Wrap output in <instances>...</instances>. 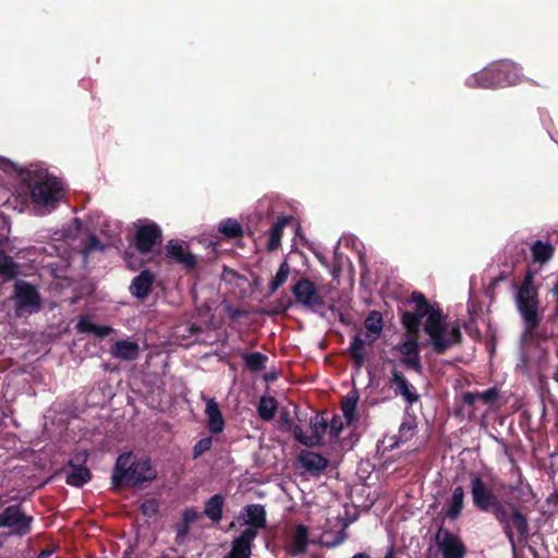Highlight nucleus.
<instances>
[{
	"mask_svg": "<svg viewBox=\"0 0 558 558\" xmlns=\"http://www.w3.org/2000/svg\"><path fill=\"white\" fill-rule=\"evenodd\" d=\"M95 325L88 318L82 317L76 324V329L81 333H94Z\"/></svg>",
	"mask_w": 558,
	"mask_h": 558,
	"instance_id": "obj_44",
	"label": "nucleus"
},
{
	"mask_svg": "<svg viewBox=\"0 0 558 558\" xmlns=\"http://www.w3.org/2000/svg\"><path fill=\"white\" fill-rule=\"evenodd\" d=\"M365 328L369 333L380 336L384 328L383 315L378 311H371L364 322Z\"/></svg>",
	"mask_w": 558,
	"mask_h": 558,
	"instance_id": "obj_35",
	"label": "nucleus"
},
{
	"mask_svg": "<svg viewBox=\"0 0 558 558\" xmlns=\"http://www.w3.org/2000/svg\"><path fill=\"white\" fill-rule=\"evenodd\" d=\"M359 395L355 390L350 391L341 401V410L348 425L353 424L357 420L356 405Z\"/></svg>",
	"mask_w": 558,
	"mask_h": 558,
	"instance_id": "obj_29",
	"label": "nucleus"
},
{
	"mask_svg": "<svg viewBox=\"0 0 558 558\" xmlns=\"http://www.w3.org/2000/svg\"><path fill=\"white\" fill-rule=\"evenodd\" d=\"M506 535L511 549L515 553L518 545L527 543L531 533L526 514L512 502H505L493 514Z\"/></svg>",
	"mask_w": 558,
	"mask_h": 558,
	"instance_id": "obj_5",
	"label": "nucleus"
},
{
	"mask_svg": "<svg viewBox=\"0 0 558 558\" xmlns=\"http://www.w3.org/2000/svg\"><path fill=\"white\" fill-rule=\"evenodd\" d=\"M293 305V301L291 298L283 296L279 300H277L274 304V314H281L284 313L288 308H290Z\"/></svg>",
	"mask_w": 558,
	"mask_h": 558,
	"instance_id": "obj_43",
	"label": "nucleus"
},
{
	"mask_svg": "<svg viewBox=\"0 0 558 558\" xmlns=\"http://www.w3.org/2000/svg\"><path fill=\"white\" fill-rule=\"evenodd\" d=\"M179 331H181V336L183 338H190L203 332V328L196 324H185L179 327Z\"/></svg>",
	"mask_w": 558,
	"mask_h": 558,
	"instance_id": "obj_42",
	"label": "nucleus"
},
{
	"mask_svg": "<svg viewBox=\"0 0 558 558\" xmlns=\"http://www.w3.org/2000/svg\"><path fill=\"white\" fill-rule=\"evenodd\" d=\"M162 242V231L156 222H149L137 228L134 244L141 254H148L155 245Z\"/></svg>",
	"mask_w": 558,
	"mask_h": 558,
	"instance_id": "obj_13",
	"label": "nucleus"
},
{
	"mask_svg": "<svg viewBox=\"0 0 558 558\" xmlns=\"http://www.w3.org/2000/svg\"><path fill=\"white\" fill-rule=\"evenodd\" d=\"M512 68L508 63H495L466 80L470 88H496L513 83Z\"/></svg>",
	"mask_w": 558,
	"mask_h": 558,
	"instance_id": "obj_6",
	"label": "nucleus"
},
{
	"mask_svg": "<svg viewBox=\"0 0 558 558\" xmlns=\"http://www.w3.org/2000/svg\"><path fill=\"white\" fill-rule=\"evenodd\" d=\"M85 250L90 253L94 251H102L104 245L101 244L99 238L95 234H90L87 239Z\"/></svg>",
	"mask_w": 558,
	"mask_h": 558,
	"instance_id": "obj_45",
	"label": "nucleus"
},
{
	"mask_svg": "<svg viewBox=\"0 0 558 558\" xmlns=\"http://www.w3.org/2000/svg\"><path fill=\"white\" fill-rule=\"evenodd\" d=\"M308 546V529L304 524H298L289 546L291 555L296 556L306 551Z\"/></svg>",
	"mask_w": 558,
	"mask_h": 558,
	"instance_id": "obj_28",
	"label": "nucleus"
},
{
	"mask_svg": "<svg viewBox=\"0 0 558 558\" xmlns=\"http://www.w3.org/2000/svg\"><path fill=\"white\" fill-rule=\"evenodd\" d=\"M218 230L228 239H238L243 236L242 226L232 218L222 220L219 223Z\"/></svg>",
	"mask_w": 558,
	"mask_h": 558,
	"instance_id": "obj_34",
	"label": "nucleus"
},
{
	"mask_svg": "<svg viewBox=\"0 0 558 558\" xmlns=\"http://www.w3.org/2000/svg\"><path fill=\"white\" fill-rule=\"evenodd\" d=\"M95 328L96 329H94V335L99 338H105L113 331L112 327L106 325H95Z\"/></svg>",
	"mask_w": 558,
	"mask_h": 558,
	"instance_id": "obj_51",
	"label": "nucleus"
},
{
	"mask_svg": "<svg viewBox=\"0 0 558 558\" xmlns=\"http://www.w3.org/2000/svg\"><path fill=\"white\" fill-rule=\"evenodd\" d=\"M85 460H86V458H82L78 454L70 460L69 466L71 470L66 474V478H65V483L68 485H71L74 487H82L90 481L92 473L88 468L83 465Z\"/></svg>",
	"mask_w": 558,
	"mask_h": 558,
	"instance_id": "obj_19",
	"label": "nucleus"
},
{
	"mask_svg": "<svg viewBox=\"0 0 558 558\" xmlns=\"http://www.w3.org/2000/svg\"><path fill=\"white\" fill-rule=\"evenodd\" d=\"M7 504V499L3 496H0V507Z\"/></svg>",
	"mask_w": 558,
	"mask_h": 558,
	"instance_id": "obj_60",
	"label": "nucleus"
},
{
	"mask_svg": "<svg viewBox=\"0 0 558 558\" xmlns=\"http://www.w3.org/2000/svg\"><path fill=\"white\" fill-rule=\"evenodd\" d=\"M410 302L414 303L413 311H403L400 322L407 333L418 335L422 319L423 331L428 337L426 345L437 355L446 354L451 348L460 345L463 336L459 324L449 325L447 314L444 313L439 303H430L420 291H413Z\"/></svg>",
	"mask_w": 558,
	"mask_h": 558,
	"instance_id": "obj_1",
	"label": "nucleus"
},
{
	"mask_svg": "<svg viewBox=\"0 0 558 558\" xmlns=\"http://www.w3.org/2000/svg\"><path fill=\"white\" fill-rule=\"evenodd\" d=\"M290 430L292 432L293 437L296 441L306 447H314V437H312L311 435H305L301 426L292 425V428Z\"/></svg>",
	"mask_w": 558,
	"mask_h": 558,
	"instance_id": "obj_39",
	"label": "nucleus"
},
{
	"mask_svg": "<svg viewBox=\"0 0 558 558\" xmlns=\"http://www.w3.org/2000/svg\"><path fill=\"white\" fill-rule=\"evenodd\" d=\"M329 434L331 439H338L342 429L343 423L339 415L335 414L331 421L328 423Z\"/></svg>",
	"mask_w": 558,
	"mask_h": 558,
	"instance_id": "obj_40",
	"label": "nucleus"
},
{
	"mask_svg": "<svg viewBox=\"0 0 558 558\" xmlns=\"http://www.w3.org/2000/svg\"><path fill=\"white\" fill-rule=\"evenodd\" d=\"M531 255L533 263L535 264H547L554 256L555 247L550 242L542 240L534 241L531 246Z\"/></svg>",
	"mask_w": 558,
	"mask_h": 558,
	"instance_id": "obj_23",
	"label": "nucleus"
},
{
	"mask_svg": "<svg viewBox=\"0 0 558 558\" xmlns=\"http://www.w3.org/2000/svg\"><path fill=\"white\" fill-rule=\"evenodd\" d=\"M464 489L462 486H457L452 490L450 500L446 509V518L450 521H456L460 518L464 508Z\"/></svg>",
	"mask_w": 558,
	"mask_h": 558,
	"instance_id": "obj_24",
	"label": "nucleus"
},
{
	"mask_svg": "<svg viewBox=\"0 0 558 558\" xmlns=\"http://www.w3.org/2000/svg\"><path fill=\"white\" fill-rule=\"evenodd\" d=\"M225 506V497L221 494H216L207 499L204 504V514L213 521L219 523L222 519Z\"/></svg>",
	"mask_w": 558,
	"mask_h": 558,
	"instance_id": "obj_26",
	"label": "nucleus"
},
{
	"mask_svg": "<svg viewBox=\"0 0 558 558\" xmlns=\"http://www.w3.org/2000/svg\"><path fill=\"white\" fill-rule=\"evenodd\" d=\"M199 513L196 511L195 508H186L182 513L183 522L191 525L195 521L199 519Z\"/></svg>",
	"mask_w": 558,
	"mask_h": 558,
	"instance_id": "obj_47",
	"label": "nucleus"
},
{
	"mask_svg": "<svg viewBox=\"0 0 558 558\" xmlns=\"http://www.w3.org/2000/svg\"><path fill=\"white\" fill-rule=\"evenodd\" d=\"M22 180L31 192L32 201L35 205L53 209L63 198L62 183L46 170L21 169L19 171Z\"/></svg>",
	"mask_w": 558,
	"mask_h": 558,
	"instance_id": "obj_3",
	"label": "nucleus"
},
{
	"mask_svg": "<svg viewBox=\"0 0 558 558\" xmlns=\"http://www.w3.org/2000/svg\"><path fill=\"white\" fill-rule=\"evenodd\" d=\"M296 461L300 468L313 476L322 474L329 466V460L326 457L311 450H302Z\"/></svg>",
	"mask_w": 558,
	"mask_h": 558,
	"instance_id": "obj_16",
	"label": "nucleus"
},
{
	"mask_svg": "<svg viewBox=\"0 0 558 558\" xmlns=\"http://www.w3.org/2000/svg\"><path fill=\"white\" fill-rule=\"evenodd\" d=\"M2 544H3V542H2V539L0 538V547L2 546Z\"/></svg>",
	"mask_w": 558,
	"mask_h": 558,
	"instance_id": "obj_62",
	"label": "nucleus"
},
{
	"mask_svg": "<svg viewBox=\"0 0 558 558\" xmlns=\"http://www.w3.org/2000/svg\"><path fill=\"white\" fill-rule=\"evenodd\" d=\"M34 518L27 515L21 505L7 507L0 513V527L10 529V535L23 537L31 533Z\"/></svg>",
	"mask_w": 558,
	"mask_h": 558,
	"instance_id": "obj_10",
	"label": "nucleus"
},
{
	"mask_svg": "<svg viewBox=\"0 0 558 558\" xmlns=\"http://www.w3.org/2000/svg\"><path fill=\"white\" fill-rule=\"evenodd\" d=\"M213 446V438L211 437H204L199 439L193 447V459H197L201 456H203L205 452L209 451Z\"/></svg>",
	"mask_w": 558,
	"mask_h": 558,
	"instance_id": "obj_38",
	"label": "nucleus"
},
{
	"mask_svg": "<svg viewBox=\"0 0 558 558\" xmlns=\"http://www.w3.org/2000/svg\"><path fill=\"white\" fill-rule=\"evenodd\" d=\"M279 423L281 427L286 428L287 430H290L293 425V421L290 416V412L287 409L281 410L279 415Z\"/></svg>",
	"mask_w": 558,
	"mask_h": 558,
	"instance_id": "obj_48",
	"label": "nucleus"
},
{
	"mask_svg": "<svg viewBox=\"0 0 558 558\" xmlns=\"http://www.w3.org/2000/svg\"><path fill=\"white\" fill-rule=\"evenodd\" d=\"M407 339L400 342L396 350L401 354L400 362L408 368L416 373H422L420 349L426 345V341L420 342L418 335L407 333Z\"/></svg>",
	"mask_w": 558,
	"mask_h": 558,
	"instance_id": "obj_12",
	"label": "nucleus"
},
{
	"mask_svg": "<svg viewBox=\"0 0 558 558\" xmlns=\"http://www.w3.org/2000/svg\"><path fill=\"white\" fill-rule=\"evenodd\" d=\"M240 519L245 525H248L245 530H254L258 533V530L266 527L267 513L263 505L251 504L242 509Z\"/></svg>",
	"mask_w": 558,
	"mask_h": 558,
	"instance_id": "obj_18",
	"label": "nucleus"
},
{
	"mask_svg": "<svg viewBox=\"0 0 558 558\" xmlns=\"http://www.w3.org/2000/svg\"><path fill=\"white\" fill-rule=\"evenodd\" d=\"M295 303L314 313L326 306L325 296L320 293L314 281L308 278H300L291 287Z\"/></svg>",
	"mask_w": 558,
	"mask_h": 558,
	"instance_id": "obj_8",
	"label": "nucleus"
},
{
	"mask_svg": "<svg viewBox=\"0 0 558 558\" xmlns=\"http://www.w3.org/2000/svg\"><path fill=\"white\" fill-rule=\"evenodd\" d=\"M245 367L251 372H260L266 368L268 356L260 352L244 353L242 355Z\"/></svg>",
	"mask_w": 558,
	"mask_h": 558,
	"instance_id": "obj_33",
	"label": "nucleus"
},
{
	"mask_svg": "<svg viewBox=\"0 0 558 558\" xmlns=\"http://www.w3.org/2000/svg\"><path fill=\"white\" fill-rule=\"evenodd\" d=\"M52 555V550L50 549H43L40 550V553L38 554V557L37 558H48Z\"/></svg>",
	"mask_w": 558,
	"mask_h": 558,
	"instance_id": "obj_56",
	"label": "nucleus"
},
{
	"mask_svg": "<svg viewBox=\"0 0 558 558\" xmlns=\"http://www.w3.org/2000/svg\"><path fill=\"white\" fill-rule=\"evenodd\" d=\"M292 220L291 216H282L271 226L267 243L268 251H276L280 247L283 228Z\"/></svg>",
	"mask_w": 558,
	"mask_h": 558,
	"instance_id": "obj_27",
	"label": "nucleus"
},
{
	"mask_svg": "<svg viewBox=\"0 0 558 558\" xmlns=\"http://www.w3.org/2000/svg\"><path fill=\"white\" fill-rule=\"evenodd\" d=\"M553 379L558 384V365L555 367Z\"/></svg>",
	"mask_w": 558,
	"mask_h": 558,
	"instance_id": "obj_58",
	"label": "nucleus"
},
{
	"mask_svg": "<svg viewBox=\"0 0 558 558\" xmlns=\"http://www.w3.org/2000/svg\"><path fill=\"white\" fill-rule=\"evenodd\" d=\"M258 533L254 530H243L242 533L232 541L231 550L226 558H251L254 541Z\"/></svg>",
	"mask_w": 558,
	"mask_h": 558,
	"instance_id": "obj_17",
	"label": "nucleus"
},
{
	"mask_svg": "<svg viewBox=\"0 0 558 558\" xmlns=\"http://www.w3.org/2000/svg\"><path fill=\"white\" fill-rule=\"evenodd\" d=\"M507 277H508V276L506 275V272L501 271L497 277H495V278H493V279H492V281L489 282V287H488V288H489L490 290L496 289V288H497V286H498L500 282H502V281L507 280Z\"/></svg>",
	"mask_w": 558,
	"mask_h": 558,
	"instance_id": "obj_54",
	"label": "nucleus"
},
{
	"mask_svg": "<svg viewBox=\"0 0 558 558\" xmlns=\"http://www.w3.org/2000/svg\"><path fill=\"white\" fill-rule=\"evenodd\" d=\"M11 298L14 301V312L17 317L37 313L41 308V295L28 281L16 280Z\"/></svg>",
	"mask_w": 558,
	"mask_h": 558,
	"instance_id": "obj_7",
	"label": "nucleus"
},
{
	"mask_svg": "<svg viewBox=\"0 0 558 558\" xmlns=\"http://www.w3.org/2000/svg\"><path fill=\"white\" fill-rule=\"evenodd\" d=\"M155 280L156 277L150 270H142L132 279L129 287L130 293L137 300H145L151 293Z\"/></svg>",
	"mask_w": 558,
	"mask_h": 558,
	"instance_id": "obj_20",
	"label": "nucleus"
},
{
	"mask_svg": "<svg viewBox=\"0 0 558 558\" xmlns=\"http://www.w3.org/2000/svg\"><path fill=\"white\" fill-rule=\"evenodd\" d=\"M142 512L145 515H151L158 511V505L154 500L145 501L142 507Z\"/></svg>",
	"mask_w": 558,
	"mask_h": 558,
	"instance_id": "obj_49",
	"label": "nucleus"
},
{
	"mask_svg": "<svg viewBox=\"0 0 558 558\" xmlns=\"http://www.w3.org/2000/svg\"><path fill=\"white\" fill-rule=\"evenodd\" d=\"M384 558H396L395 549L392 547H390Z\"/></svg>",
	"mask_w": 558,
	"mask_h": 558,
	"instance_id": "obj_57",
	"label": "nucleus"
},
{
	"mask_svg": "<svg viewBox=\"0 0 558 558\" xmlns=\"http://www.w3.org/2000/svg\"><path fill=\"white\" fill-rule=\"evenodd\" d=\"M339 320H340L341 323H343V324H348V323H347V320H345V318H344V316H343V314H341V313H340V315H339Z\"/></svg>",
	"mask_w": 558,
	"mask_h": 558,
	"instance_id": "obj_59",
	"label": "nucleus"
},
{
	"mask_svg": "<svg viewBox=\"0 0 558 558\" xmlns=\"http://www.w3.org/2000/svg\"><path fill=\"white\" fill-rule=\"evenodd\" d=\"M435 544L442 558H464L466 546L462 538L440 524L434 536Z\"/></svg>",
	"mask_w": 558,
	"mask_h": 558,
	"instance_id": "obj_11",
	"label": "nucleus"
},
{
	"mask_svg": "<svg viewBox=\"0 0 558 558\" xmlns=\"http://www.w3.org/2000/svg\"><path fill=\"white\" fill-rule=\"evenodd\" d=\"M190 532V525L186 523L178 524L175 525V543L178 545H182L184 542V538Z\"/></svg>",
	"mask_w": 558,
	"mask_h": 558,
	"instance_id": "obj_46",
	"label": "nucleus"
},
{
	"mask_svg": "<svg viewBox=\"0 0 558 558\" xmlns=\"http://www.w3.org/2000/svg\"><path fill=\"white\" fill-rule=\"evenodd\" d=\"M205 414L207 416V428L211 434H219L225 429L223 415L214 398L206 401Z\"/></svg>",
	"mask_w": 558,
	"mask_h": 558,
	"instance_id": "obj_21",
	"label": "nucleus"
},
{
	"mask_svg": "<svg viewBox=\"0 0 558 558\" xmlns=\"http://www.w3.org/2000/svg\"><path fill=\"white\" fill-rule=\"evenodd\" d=\"M110 354L119 360L134 361L138 357L140 347L135 341L118 340L112 344Z\"/></svg>",
	"mask_w": 558,
	"mask_h": 558,
	"instance_id": "obj_22",
	"label": "nucleus"
},
{
	"mask_svg": "<svg viewBox=\"0 0 558 558\" xmlns=\"http://www.w3.org/2000/svg\"><path fill=\"white\" fill-rule=\"evenodd\" d=\"M499 398V390L496 387L488 388L483 392H478V399L485 404H493Z\"/></svg>",
	"mask_w": 558,
	"mask_h": 558,
	"instance_id": "obj_41",
	"label": "nucleus"
},
{
	"mask_svg": "<svg viewBox=\"0 0 558 558\" xmlns=\"http://www.w3.org/2000/svg\"><path fill=\"white\" fill-rule=\"evenodd\" d=\"M347 539V533L345 531L342 529L341 531H339L333 539L329 543L326 544L327 547H337L339 546L340 544H342L344 541Z\"/></svg>",
	"mask_w": 558,
	"mask_h": 558,
	"instance_id": "obj_50",
	"label": "nucleus"
},
{
	"mask_svg": "<svg viewBox=\"0 0 558 558\" xmlns=\"http://www.w3.org/2000/svg\"><path fill=\"white\" fill-rule=\"evenodd\" d=\"M535 275V270L527 268L514 298L517 310L523 320V336L530 338L534 337L535 330L542 322L538 311V288L534 284Z\"/></svg>",
	"mask_w": 558,
	"mask_h": 558,
	"instance_id": "obj_4",
	"label": "nucleus"
},
{
	"mask_svg": "<svg viewBox=\"0 0 558 558\" xmlns=\"http://www.w3.org/2000/svg\"><path fill=\"white\" fill-rule=\"evenodd\" d=\"M348 353L352 359L354 366L361 368L366 361V340H363L357 333L351 338Z\"/></svg>",
	"mask_w": 558,
	"mask_h": 558,
	"instance_id": "obj_25",
	"label": "nucleus"
},
{
	"mask_svg": "<svg viewBox=\"0 0 558 558\" xmlns=\"http://www.w3.org/2000/svg\"><path fill=\"white\" fill-rule=\"evenodd\" d=\"M166 257L171 263L181 265L186 271L194 270L197 266V258L185 250V243L179 240H170L165 247Z\"/></svg>",
	"mask_w": 558,
	"mask_h": 558,
	"instance_id": "obj_14",
	"label": "nucleus"
},
{
	"mask_svg": "<svg viewBox=\"0 0 558 558\" xmlns=\"http://www.w3.org/2000/svg\"><path fill=\"white\" fill-rule=\"evenodd\" d=\"M416 429V422L414 417H405L401 423L398 432L397 439L399 442H407L410 440Z\"/></svg>",
	"mask_w": 558,
	"mask_h": 558,
	"instance_id": "obj_37",
	"label": "nucleus"
},
{
	"mask_svg": "<svg viewBox=\"0 0 558 558\" xmlns=\"http://www.w3.org/2000/svg\"><path fill=\"white\" fill-rule=\"evenodd\" d=\"M476 400H480L478 399V392L466 391V392H464L462 395L463 403L469 405V407H474Z\"/></svg>",
	"mask_w": 558,
	"mask_h": 558,
	"instance_id": "obj_52",
	"label": "nucleus"
},
{
	"mask_svg": "<svg viewBox=\"0 0 558 558\" xmlns=\"http://www.w3.org/2000/svg\"><path fill=\"white\" fill-rule=\"evenodd\" d=\"M278 403L274 397H262L257 404V412L260 420L269 422L274 420Z\"/></svg>",
	"mask_w": 558,
	"mask_h": 558,
	"instance_id": "obj_32",
	"label": "nucleus"
},
{
	"mask_svg": "<svg viewBox=\"0 0 558 558\" xmlns=\"http://www.w3.org/2000/svg\"><path fill=\"white\" fill-rule=\"evenodd\" d=\"M379 336L373 335V333H366V345H373V343L378 339Z\"/></svg>",
	"mask_w": 558,
	"mask_h": 558,
	"instance_id": "obj_55",
	"label": "nucleus"
},
{
	"mask_svg": "<svg viewBox=\"0 0 558 558\" xmlns=\"http://www.w3.org/2000/svg\"><path fill=\"white\" fill-rule=\"evenodd\" d=\"M329 310L333 311V310H335V306H333V305H330V306H329Z\"/></svg>",
	"mask_w": 558,
	"mask_h": 558,
	"instance_id": "obj_61",
	"label": "nucleus"
},
{
	"mask_svg": "<svg viewBox=\"0 0 558 558\" xmlns=\"http://www.w3.org/2000/svg\"><path fill=\"white\" fill-rule=\"evenodd\" d=\"M551 293H553L554 299H555V306H554L553 314H554L555 317H558V278L554 282V286H553V289H551Z\"/></svg>",
	"mask_w": 558,
	"mask_h": 558,
	"instance_id": "obj_53",
	"label": "nucleus"
},
{
	"mask_svg": "<svg viewBox=\"0 0 558 558\" xmlns=\"http://www.w3.org/2000/svg\"><path fill=\"white\" fill-rule=\"evenodd\" d=\"M290 265L287 260L282 262L277 270L276 276L272 278V280L269 283V293H275L280 287H282L290 275Z\"/></svg>",
	"mask_w": 558,
	"mask_h": 558,
	"instance_id": "obj_36",
	"label": "nucleus"
},
{
	"mask_svg": "<svg viewBox=\"0 0 558 558\" xmlns=\"http://www.w3.org/2000/svg\"><path fill=\"white\" fill-rule=\"evenodd\" d=\"M312 437H314V447L324 445V436L328 429V421L323 414L317 413L310 420Z\"/></svg>",
	"mask_w": 558,
	"mask_h": 558,
	"instance_id": "obj_30",
	"label": "nucleus"
},
{
	"mask_svg": "<svg viewBox=\"0 0 558 558\" xmlns=\"http://www.w3.org/2000/svg\"><path fill=\"white\" fill-rule=\"evenodd\" d=\"M157 474L149 457L137 459L132 452H124L117 458L111 474V483L114 488L124 485L141 488L144 483L154 481Z\"/></svg>",
	"mask_w": 558,
	"mask_h": 558,
	"instance_id": "obj_2",
	"label": "nucleus"
},
{
	"mask_svg": "<svg viewBox=\"0 0 558 558\" xmlns=\"http://www.w3.org/2000/svg\"><path fill=\"white\" fill-rule=\"evenodd\" d=\"M390 386L395 395L401 396L410 405H413L420 400L416 388L398 369L391 371Z\"/></svg>",
	"mask_w": 558,
	"mask_h": 558,
	"instance_id": "obj_15",
	"label": "nucleus"
},
{
	"mask_svg": "<svg viewBox=\"0 0 558 558\" xmlns=\"http://www.w3.org/2000/svg\"><path fill=\"white\" fill-rule=\"evenodd\" d=\"M471 496L474 507L485 513L494 514L505 504L480 475L471 477Z\"/></svg>",
	"mask_w": 558,
	"mask_h": 558,
	"instance_id": "obj_9",
	"label": "nucleus"
},
{
	"mask_svg": "<svg viewBox=\"0 0 558 558\" xmlns=\"http://www.w3.org/2000/svg\"><path fill=\"white\" fill-rule=\"evenodd\" d=\"M19 264L3 251H0V277L4 280H12L19 275Z\"/></svg>",
	"mask_w": 558,
	"mask_h": 558,
	"instance_id": "obj_31",
	"label": "nucleus"
}]
</instances>
